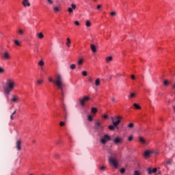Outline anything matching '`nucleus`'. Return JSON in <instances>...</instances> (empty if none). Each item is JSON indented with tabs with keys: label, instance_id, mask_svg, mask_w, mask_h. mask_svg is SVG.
Here are the masks:
<instances>
[{
	"label": "nucleus",
	"instance_id": "1",
	"mask_svg": "<svg viewBox=\"0 0 175 175\" xmlns=\"http://www.w3.org/2000/svg\"><path fill=\"white\" fill-rule=\"evenodd\" d=\"M48 80L50 81V83H54L57 87L58 90H62V84L64 83V78L62 77V75H57L55 79L49 77Z\"/></svg>",
	"mask_w": 175,
	"mask_h": 175
},
{
	"label": "nucleus",
	"instance_id": "2",
	"mask_svg": "<svg viewBox=\"0 0 175 175\" xmlns=\"http://www.w3.org/2000/svg\"><path fill=\"white\" fill-rule=\"evenodd\" d=\"M14 87H16V82L13 79H8L6 81V85L4 88L6 94L9 95L13 90H14Z\"/></svg>",
	"mask_w": 175,
	"mask_h": 175
},
{
	"label": "nucleus",
	"instance_id": "3",
	"mask_svg": "<svg viewBox=\"0 0 175 175\" xmlns=\"http://www.w3.org/2000/svg\"><path fill=\"white\" fill-rule=\"evenodd\" d=\"M117 121L114 122V118L111 117V120H112V122H113V125H109L108 126L109 131H114V129H116V127L118 126V125H120V124H121V118H122V117L121 116H117L116 118Z\"/></svg>",
	"mask_w": 175,
	"mask_h": 175
},
{
	"label": "nucleus",
	"instance_id": "4",
	"mask_svg": "<svg viewBox=\"0 0 175 175\" xmlns=\"http://www.w3.org/2000/svg\"><path fill=\"white\" fill-rule=\"evenodd\" d=\"M109 162L115 169H117L118 167V160H117L116 158L114 157H110L109 159Z\"/></svg>",
	"mask_w": 175,
	"mask_h": 175
},
{
	"label": "nucleus",
	"instance_id": "5",
	"mask_svg": "<svg viewBox=\"0 0 175 175\" xmlns=\"http://www.w3.org/2000/svg\"><path fill=\"white\" fill-rule=\"evenodd\" d=\"M111 140V138L109 136V135L106 134L103 137H100V143L102 144H106L107 142H110Z\"/></svg>",
	"mask_w": 175,
	"mask_h": 175
},
{
	"label": "nucleus",
	"instance_id": "6",
	"mask_svg": "<svg viewBox=\"0 0 175 175\" xmlns=\"http://www.w3.org/2000/svg\"><path fill=\"white\" fill-rule=\"evenodd\" d=\"M90 99H91L90 98V96H84L83 97V98H80L79 103H80L81 106H82V107L85 106V102H88V100H90Z\"/></svg>",
	"mask_w": 175,
	"mask_h": 175
},
{
	"label": "nucleus",
	"instance_id": "7",
	"mask_svg": "<svg viewBox=\"0 0 175 175\" xmlns=\"http://www.w3.org/2000/svg\"><path fill=\"white\" fill-rule=\"evenodd\" d=\"M94 128L97 131H103V129H105V126H103V125H102V122H100V121H99V120H97L96 122Z\"/></svg>",
	"mask_w": 175,
	"mask_h": 175
},
{
	"label": "nucleus",
	"instance_id": "8",
	"mask_svg": "<svg viewBox=\"0 0 175 175\" xmlns=\"http://www.w3.org/2000/svg\"><path fill=\"white\" fill-rule=\"evenodd\" d=\"M113 143L115 144H121V143H122V138L117 137L113 139Z\"/></svg>",
	"mask_w": 175,
	"mask_h": 175
},
{
	"label": "nucleus",
	"instance_id": "9",
	"mask_svg": "<svg viewBox=\"0 0 175 175\" xmlns=\"http://www.w3.org/2000/svg\"><path fill=\"white\" fill-rule=\"evenodd\" d=\"M16 147L18 151H21V140L16 141Z\"/></svg>",
	"mask_w": 175,
	"mask_h": 175
},
{
	"label": "nucleus",
	"instance_id": "10",
	"mask_svg": "<svg viewBox=\"0 0 175 175\" xmlns=\"http://www.w3.org/2000/svg\"><path fill=\"white\" fill-rule=\"evenodd\" d=\"M3 58L4 59H10V55L9 54V52H5L2 55Z\"/></svg>",
	"mask_w": 175,
	"mask_h": 175
},
{
	"label": "nucleus",
	"instance_id": "11",
	"mask_svg": "<svg viewBox=\"0 0 175 175\" xmlns=\"http://www.w3.org/2000/svg\"><path fill=\"white\" fill-rule=\"evenodd\" d=\"M152 154H154L153 151L146 150V151H145L144 155V157H150V155H151Z\"/></svg>",
	"mask_w": 175,
	"mask_h": 175
},
{
	"label": "nucleus",
	"instance_id": "12",
	"mask_svg": "<svg viewBox=\"0 0 175 175\" xmlns=\"http://www.w3.org/2000/svg\"><path fill=\"white\" fill-rule=\"evenodd\" d=\"M23 5L25 7L31 6V3H29V1H28V0H23Z\"/></svg>",
	"mask_w": 175,
	"mask_h": 175
},
{
	"label": "nucleus",
	"instance_id": "13",
	"mask_svg": "<svg viewBox=\"0 0 175 175\" xmlns=\"http://www.w3.org/2000/svg\"><path fill=\"white\" fill-rule=\"evenodd\" d=\"M90 49H91L92 53H96V46H95V44H92L90 45Z\"/></svg>",
	"mask_w": 175,
	"mask_h": 175
},
{
	"label": "nucleus",
	"instance_id": "14",
	"mask_svg": "<svg viewBox=\"0 0 175 175\" xmlns=\"http://www.w3.org/2000/svg\"><path fill=\"white\" fill-rule=\"evenodd\" d=\"M105 61H106L107 64H109V62H111V61H113V57H111V56L107 57L105 58Z\"/></svg>",
	"mask_w": 175,
	"mask_h": 175
},
{
	"label": "nucleus",
	"instance_id": "15",
	"mask_svg": "<svg viewBox=\"0 0 175 175\" xmlns=\"http://www.w3.org/2000/svg\"><path fill=\"white\" fill-rule=\"evenodd\" d=\"M139 140L140 143H142V144H146V139H144V138H143L142 137H139Z\"/></svg>",
	"mask_w": 175,
	"mask_h": 175
},
{
	"label": "nucleus",
	"instance_id": "16",
	"mask_svg": "<svg viewBox=\"0 0 175 175\" xmlns=\"http://www.w3.org/2000/svg\"><path fill=\"white\" fill-rule=\"evenodd\" d=\"M37 36H38L39 39H43L44 38V35L42 32L37 33Z\"/></svg>",
	"mask_w": 175,
	"mask_h": 175
},
{
	"label": "nucleus",
	"instance_id": "17",
	"mask_svg": "<svg viewBox=\"0 0 175 175\" xmlns=\"http://www.w3.org/2000/svg\"><path fill=\"white\" fill-rule=\"evenodd\" d=\"M83 62H84V60L83 59H79L77 61V64L79 66L83 65Z\"/></svg>",
	"mask_w": 175,
	"mask_h": 175
},
{
	"label": "nucleus",
	"instance_id": "18",
	"mask_svg": "<svg viewBox=\"0 0 175 175\" xmlns=\"http://www.w3.org/2000/svg\"><path fill=\"white\" fill-rule=\"evenodd\" d=\"M12 101L14 102V103L18 102V96H14L12 98Z\"/></svg>",
	"mask_w": 175,
	"mask_h": 175
},
{
	"label": "nucleus",
	"instance_id": "19",
	"mask_svg": "<svg viewBox=\"0 0 175 175\" xmlns=\"http://www.w3.org/2000/svg\"><path fill=\"white\" fill-rule=\"evenodd\" d=\"M133 107H135V109H137V110H140V109H142V107H139V105H137V103H134Z\"/></svg>",
	"mask_w": 175,
	"mask_h": 175
},
{
	"label": "nucleus",
	"instance_id": "20",
	"mask_svg": "<svg viewBox=\"0 0 175 175\" xmlns=\"http://www.w3.org/2000/svg\"><path fill=\"white\" fill-rule=\"evenodd\" d=\"M53 10L55 13H58V12H60V9L58 7L53 6Z\"/></svg>",
	"mask_w": 175,
	"mask_h": 175
},
{
	"label": "nucleus",
	"instance_id": "21",
	"mask_svg": "<svg viewBox=\"0 0 175 175\" xmlns=\"http://www.w3.org/2000/svg\"><path fill=\"white\" fill-rule=\"evenodd\" d=\"M92 113H93V114H96V113H98V109H96L95 107H92Z\"/></svg>",
	"mask_w": 175,
	"mask_h": 175
},
{
	"label": "nucleus",
	"instance_id": "22",
	"mask_svg": "<svg viewBox=\"0 0 175 175\" xmlns=\"http://www.w3.org/2000/svg\"><path fill=\"white\" fill-rule=\"evenodd\" d=\"M70 43H71L70 38H68L67 42H66V46L70 47V46L69 45Z\"/></svg>",
	"mask_w": 175,
	"mask_h": 175
},
{
	"label": "nucleus",
	"instance_id": "23",
	"mask_svg": "<svg viewBox=\"0 0 175 175\" xmlns=\"http://www.w3.org/2000/svg\"><path fill=\"white\" fill-rule=\"evenodd\" d=\"M100 84V80L99 79H96L95 85L98 86Z\"/></svg>",
	"mask_w": 175,
	"mask_h": 175
},
{
	"label": "nucleus",
	"instance_id": "24",
	"mask_svg": "<svg viewBox=\"0 0 175 175\" xmlns=\"http://www.w3.org/2000/svg\"><path fill=\"white\" fill-rule=\"evenodd\" d=\"M163 85H165V87H167V85H169V81L165 80L163 81Z\"/></svg>",
	"mask_w": 175,
	"mask_h": 175
},
{
	"label": "nucleus",
	"instance_id": "25",
	"mask_svg": "<svg viewBox=\"0 0 175 175\" xmlns=\"http://www.w3.org/2000/svg\"><path fill=\"white\" fill-rule=\"evenodd\" d=\"M148 174H152V170H151V167L148 168Z\"/></svg>",
	"mask_w": 175,
	"mask_h": 175
},
{
	"label": "nucleus",
	"instance_id": "26",
	"mask_svg": "<svg viewBox=\"0 0 175 175\" xmlns=\"http://www.w3.org/2000/svg\"><path fill=\"white\" fill-rule=\"evenodd\" d=\"M86 27H91V22L90 21H87L85 23Z\"/></svg>",
	"mask_w": 175,
	"mask_h": 175
},
{
	"label": "nucleus",
	"instance_id": "27",
	"mask_svg": "<svg viewBox=\"0 0 175 175\" xmlns=\"http://www.w3.org/2000/svg\"><path fill=\"white\" fill-rule=\"evenodd\" d=\"M88 121H90V122H92L94 120L93 118L91 116V115L88 116Z\"/></svg>",
	"mask_w": 175,
	"mask_h": 175
},
{
	"label": "nucleus",
	"instance_id": "28",
	"mask_svg": "<svg viewBox=\"0 0 175 175\" xmlns=\"http://www.w3.org/2000/svg\"><path fill=\"white\" fill-rule=\"evenodd\" d=\"M70 69L73 70L74 69H76V64H71L70 66Z\"/></svg>",
	"mask_w": 175,
	"mask_h": 175
},
{
	"label": "nucleus",
	"instance_id": "29",
	"mask_svg": "<svg viewBox=\"0 0 175 175\" xmlns=\"http://www.w3.org/2000/svg\"><path fill=\"white\" fill-rule=\"evenodd\" d=\"M38 65L40 66H43V65H44V62H43V61H40L39 62H38Z\"/></svg>",
	"mask_w": 175,
	"mask_h": 175
},
{
	"label": "nucleus",
	"instance_id": "30",
	"mask_svg": "<svg viewBox=\"0 0 175 175\" xmlns=\"http://www.w3.org/2000/svg\"><path fill=\"white\" fill-rule=\"evenodd\" d=\"M2 73H5V69H3L2 67H0V75H2Z\"/></svg>",
	"mask_w": 175,
	"mask_h": 175
},
{
	"label": "nucleus",
	"instance_id": "31",
	"mask_svg": "<svg viewBox=\"0 0 175 175\" xmlns=\"http://www.w3.org/2000/svg\"><path fill=\"white\" fill-rule=\"evenodd\" d=\"M18 32L19 35H24V30L23 29H19Z\"/></svg>",
	"mask_w": 175,
	"mask_h": 175
},
{
	"label": "nucleus",
	"instance_id": "32",
	"mask_svg": "<svg viewBox=\"0 0 175 175\" xmlns=\"http://www.w3.org/2000/svg\"><path fill=\"white\" fill-rule=\"evenodd\" d=\"M135 126V124L133 123H130L128 124L129 128H133Z\"/></svg>",
	"mask_w": 175,
	"mask_h": 175
},
{
	"label": "nucleus",
	"instance_id": "33",
	"mask_svg": "<svg viewBox=\"0 0 175 175\" xmlns=\"http://www.w3.org/2000/svg\"><path fill=\"white\" fill-rule=\"evenodd\" d=\"M14 42L16 44V46H20L21 45L20 42L18 40H15Z\"/></svg>",
	"mask_w": 175,
	"mask_h": 175
},
{
	"label": "nucleus",
	"instance_id": "34",
	"mask_svg": "<svg viewBox=\"0 0 175 175\" xmlns=\"http://www.w3.org/2000/svg\"><path fill=\"white\" fill-rule=\"evenodd\" d=\"M48 3H49V5H53L54 3V1H53V0H47Z\"/></svg>",
	"mask_w": 175,
	"mask_h": 175
},
{
	"label": "nucleus",
	"instance_id": "35",
	"mask_svg": "<svg viewBox=\"0 0 175 175\" xmlns=\"http://www.w3.org/2000/svg\"><path fill=\"white\" fill-rule=\"evenodd\" d=\"M68 12L69 13H73V9H72V8H69L68 9Z\"/></svg>",
	"mask_w": 175,
	"mask_h": 175
},
{
	"label": "nucleus",
	"instance_id": "36",
	"mask_svg": "<svg viewBox=\"0 0 175 175\" xmlns=\"http://www.w3.org/2000/svg\"><path fill=\"white\" fill-rule=\"evenodd\" d=\"M38 84H42L43 83V79H39L37 81Z\"/></svg>",
	"mask_w": 175,
	"mask_h": 175
},
{
	"label": "nucleus",
	"instance_id": "37",
	"mask_svg": "<svg viewBox=\"0 0 175 175\" xmlns=\"http://www.w3.org/2000/svg\"><path fill=\"white\" fill-rule=\"evenodd\" d=\"M133 140V136H129V142H132Z\"/></svg>",
	"mask_w": 175,
	"mask_h": 175
},
{
	"label": "nucleus",
	"instance_id": "38",
	"mask_svg": "<svg viewBox=\"0 0 175 175\" xmlns=\"http://www.w3.org/2000/svg\"><path fill=\"white\" fill-rule=\"evenodd\" d=\"M120 173H122V174H124V173H125V169L124 168H122L120 170Z\"/></svg>",
	"mask_w": 175,
	"mask_h": 175
},
{
	"label": "nucleus",
	"instance_id": "39",
	"mask_svg": "<svg viewBox=\"0 0 175 175\" xmlns=\"http://www.w3.org/2000/svg\"><path fill=\"white\" fill-rule=\"evenodd\" d=\"M82 75H83V76H85V77L87 76V75H88L87 71H83Z\"/></svg>",
	"mask_w": 175,
	"mask_h": 175
},
{
	"label": "nucleus",
	"instance_id": "40",
	"mask_svg": "<svg viewBox=\"0 0 175 175\" xmlns=\"http://www.w3.org/2000/svg\"><path fill=\"white\" fill-rule=\"evenodd\" d=\"M62 89H59V90H60V91L62 92V96H64V89L62 88Z\"/></svg>",
	"mask_w": 175,
	"mask_h": 175
},
{
	"label": "nucleus",
	"instance_id": "41",
	"mask_svg": "<svg viewBox=\"0 0 175 175\" xmlns=\"http://www.w3.org/2000/svg\"><path fill=\"white\" fill-rule=\"evenodd\" d=\"M71 8H72V9H73L74 10H75V9H76V5H75V4H71Z\"/></svg>",
	"mask_w": 175,
	"mask_h": 175
},
{
	"label": "nucleus",
	"instance_id": "42",
	"mask_svg": "<svg viewBox=\"0 0 175 175\" xmlns=\"http://www.w3.org/2000/svg\"><path fill=\"white\" fill-rule=\"evenodd\" d=\"M134 175H141L139 171H135Z\"/></svg>",
	"mask_w": 175,
	"mask_h": 175
},
{
	"label": "nucleus",
	"instance_id": "43",
	"mask_svg": "<svg viewBox=\"0 0 175 175\" xmlns=\"http://www.w3.org/2000/svg\"><path fill=\"white\" fill-rule=\"evenodd\" d=\"M135 93H132V94L130 95L129 98H135Z\"/></svg>",
	"mask_w": 175,
	"mask_h": 175
},
{
	"label": "nucleus",
	"instance_id": "44",
	"mask_svg": "<svg viewBox=\"0 0 175 175\" xmlns=\"http://www.w3.org/2000/svg\"><path fill=\"white\" fill-rule=\"evenodd\" d=\"M166 165H172V161L168 160V161L166 162Z\"/></svg>",
	"mask_w": 175,
	"mask_h": 175
},
{
	"label": "nucleus",
	"instance_id": "45",
	"mask_svg": "<svg viewBox=\"0 0 175 175\" xmlns=\"http://www.w3.org/2000/svg\"><path fill=\"white\" fill-rule=\"evenodd\" d=\"M75 25H77V26L80 25V23H79V21H76L75 22Z\"/></svg>",
	"mask_w": 175,
	"mask_h": 175
},
{
	"label": "nucleus",
	"instance_id": "46",
	"mask_svg": "<svg viewBox=\"0 0 175 175\" xmlns=\"http://www.w3.org/2000/svg\"><path fill=\"white\" fill-rule=\"evenodd\" d=\"M59 125L60 126H64V125H65V123L64 122H60Z\"/></svg>",
	"mask_w": 175,
	"mask_h": 175
},
{
	"label": "nucleus",
	"instance_id": "47",
	"mask_svg": "<svg viewBox=\"0 0 175 175\" xmlns=\"http://www.w3.org/2000/svg\"><path fill=\"white\" fill-rule=\"evenodd\" d=\"M111 16H116V12H112L110 13Z\"/></svg>",
	"mask_w": 175,
	"mask_h": 175
},
{
	"label": "nucleus",
	"instance_id": "48",
	"mask_svg": "<svg viewBox=\"0 0 175 175\" xmlns=\"http://www.w3.org/2000/svg\"><path fill=\"white\" fill-rule=\"evenodd\" d=\"M59 154L58 153H55V158H59Z\"/></svg>",
	"mask_w": 175,
	"mask_h": 175
},
{
	"label": "nucleus",
	"instance_id": "49",
	"mask_svg": "<svg viewBox=\"0 0 175 175\" xmlns=\"http://www.w3.org/2000/svg\"><path fill=\"white\" fill-rule=\"evenodd\" d=\"M156 172H157V168H154V169L152 170V173H155Z\"/></svg>",
	"mask_w": 175,
	"mask_h": 175
},
{
	"label": "nucleus",
	"instance_id": "50",
	"mask_svg": "<svg viewBox=\"0 0 175 175\" xmlns=\"http://www.w3.org/2000/svg\"><path fill=\"white\" fill-rule=\"evenodd\" d=\"M111 99L112 102H116V98L115 97H111Z\"/></svg>",
	"mask_w": 175,
	"mask_h": 175
},
{
	"label": "nucleus",
	"instance_id": "51",
	"mask_svg": "<svg viewBox=\"0 0 175 175\" xmlns=\"http://www.w3.org/2000/svg\"><path fill=\"white\" fill-rule=\"evenodd\" d=\"M103 118L105 119V120H107V118H109V116L107 115H104L103 116Z\"/></svg>",
	"mask_w": 175,
	"mask_h": 175
},
{
	"label": "nucleus",
	"instance_id": "52",
	"mask_svg": "<svg viewBox=\"0 0 175 175\" xmlns=\"http://www.w3.org/2000/svg\"><path fill=\"white\" fill-rule=\"evenodd\" d=\"M100 8H102V5H97V10H99V9H100Z\"/></svg>",
	"mask_w": 175,
	"mask_h": 175
},
{
	"label": "nucleus",
	"instance_id": "53",
	"mask_svg": "<svg viewBox=\"0 0 175 175\" xmlns=\"http://www.w3.org/2000/svg\"><path fill=\"white\" fill-rule=\"evenodd\" d=\"M105 166H101L100 167V170H105Z\"/></svg>",
	"mask_w": 175,
	"mask_h": 175
},
{
	"label": "nucleus",
	"instance_id": "54",
	"mask_svg": "<svg viewBox=\"0 0 175 175\" xmlns=\"http://www.w3.org/2000/svg\"><path fill=\"white\" fill-rule=\"evenodd\" d=\"M131 79H132V80H135V79H136V77L133 75H131Z\"/></svg>",
	"mask_w": 175,
	"mask_h": 175
},
{
	"label": "nucleus",
	"instance_id": "55",
	"mask_svg": "<svg viewBox=\"0 0 175 175\" xmlns=\"http://www.w3.org/2000/svg\"><path fill=\"white\" fill-rule=\"evenodd\" d=\"M63 109L64 111H66V107H65V105H63Z\"/></svg>",
	"mask_w": 175,
	"mask_h": 175
},
{
	"label": "nucleus",
	"instance_id": "56",
	"mask_svg": "<svg viewBox=\"0 0 175 175\" xmlns=\"http://www.w3.org/2000/svg\"><path fill=\"white\" fill-rule=\"evenodd\" d=\"M88 81H89L90 83H92V78H89Z\"/></svg>",
	"mask_w": 175,
	"mask_h": 175
},
{
	"label": "nucleus",
	"instance_id": "57",
	"mask_svg": "<svg viewBox=\"0 0 175 175\" xmlns=\"http://www.w3.org/2000/svg\"><path fill=\"white\" fill-rule=\"evenodd\" d=\"M16 113H17V110H15V111L12 113V116H14V114H16Z\"/></svg>",
	"mask_w": 175,
	"mask_h": 175
},
{
	"label": "nucleus",
	"instance_id": "58",
	"mask_svg": "<svg viewBox=\"0 0 175 175\" xmlns=\"http://www.w3.org/2000/svg\"><path fill=\"white\" fill-rule=\"evenodd\" d=\"M10 118H11V120H14V118H13V115L12 114L10 116Z\"/></svg>",
	"mask_w": 175,
	"mask_h": 175
},
{
	"label": "nucleus",
	"instance_id": "59",
	"mask_svg": "<svg viewBox=\"0 0 175 175\" xmlns=\"http://www.w3.org/2000/svg\"><path fill=\"white\" fill-rule=\"evenodd\" d=\"M162 95H163V94H162V93H159V96H162Z\"/></svg>",
	"mask_w": 175,
	"mask_h": 175
},
{
	"label": "nucleus",
	"instance_id": "60",
	"mask_svg": "<svg viewBox=\"0 0 175 175\" xmlns=\"http://www.w3.org/2000/svg\"><path fill=\"white\" fill-rule=\"evenodd\" d=\"M79 69H81V66H79Z\"/></svg>",
	"mask_w": 175,
	"mask_h": 175
},
{
	"label": "nucleus",
	"instance_id": "61",
	"mask_svg": "<svg viewBox=\"0 0 175 175\" xmlns=\"http://www.w3.org/2000/svg\"><path fill=\"white\" fill-rule=\"evenodd\" d=\"M172 88L175 89V84L173 85Z\"/></svg>",
	"mask_w": 175,
	"mask_h": 175
},
{
	"label": "nucleus",
	"instance_id": "62",
	"mask_svg": "<svg viewBox=\"0 0 175 175\" xmlns=\"http://www.w3.org/2000/svg\"><path fill=\"white\" fill-rule=\"evenodd\" d=\"M173 109H174V111H175V105L173 107Z\"/></svg>",
	"mask_w": 175,
	"mask_h": 175
},
{
	"label": "nucleus",
	"instance_id": "63",
	"mask_svg": "<svg viewBox=\"0 0 175 175\" xmlns=\"http://www.w3.org/2000/svg\"><path fill=\"white\" fill-rule=\"evenodd\" d=\"M66 118H67V116H66H66H65V119L66 120Z\"/></svg>",
	"mask_w": 175,
	"mask_h": 175
},
{
	"label": "nucleus",
	"instance_id": "64",
	"mask_svg": "<svg viewBox=\"0 0 175 175\" xmlns=\"http://www.w3.org/2000/svg\"><path fill=\"white\" fill-rule=\"evenodd\" d=\"M95 2H96V1H98V0H94Z\"/></svg>",
	"mask_w": 175,
	"mask_h": 175
}]
</instances>
